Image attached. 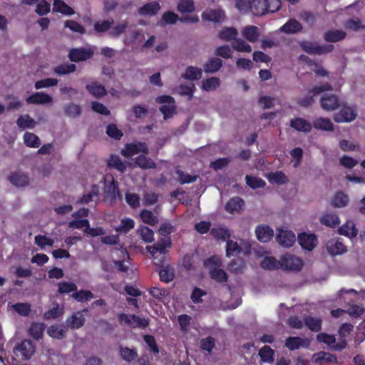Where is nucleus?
<instances>
[{
  "mask_svg": "<svg viewBox=\"0 0 365 365\" xmlns=\"http://www.w3.org/2000/svg\"><path fill=\"white\" fill-rule=\"evenodd\" d=\"M242 249L238 245L237 242H235L231 240H227L226 245V256L230 257L231 256H236L240 253H242Z\"/></svg>",
  "mask_w": 365,
  "mask_h": 365,
  "instance_id": "obj_47",
  "label": "nucleus"
},
{
  "mask_svg": "<svg viewBox=\"0 0 365 365\" xmlns=\"http://www.w3.org/2000/svg\"><path fill=\"white\" fill-rule=\"evenodd\" d=\"M160 6L157 1L148 3L138 9V14L142 16H154L160 10Z\"/></svg>",
  "mask_w": 365,
  "mask_h": 365,
  "instance_id": "obj_29",
  "label": "nucleus"
},
{
  "mask_svg": "<svg viewBox=\"0 0 365 365\" xmlns=\"http://www.w3.org/2000/svg\"><path fill=\"white\" fill-rule=\"evenodd\" d=\"M53 5V10L55 12L66 16H71L75 14L74 10L62 0H54Z\"/></svg>",
  "mask_w": 365,
  "mask_h": 365,
  "instance_id": "obj_35",
  "label": "nucleus"
},
{
  "mask_svg": "<svg viewBox=\"0 0 365 365\" xmlns=\"http://www.w3.org/2000/svg\"><path fill=\"white\" fill-rule=\"evenodd\" d=\"M137 233L145 242H152L154 240V232L147 226H140L137 230Z\"/></svg>",
  "mask_w": 365,
  "mask_h": 365,
  "instance_id": "obj_50",
  "label": "nucleus"
},
{
  "mask_svg": "<svg viewBox=\"0 0 365 365\" xmlns=\"http://www.w3.org/2000/svg\"><path fill=\"white\" fill-rule=\"evenodd\" d=\"M304 341L299 336H289L285 340V346L290 351H294L303 346Z\"/></svg>",
  "mask_w": 365,
  "mask_h": 365,
  "instance_id": "obj_48",
  "label": "nucleus"
},
{
  "mask_svg": "<svg viewBox=\"0 0 365 365\" xmlns=\"http://www.w3.org/2000/svg\"><path fill=\"white\" fill-rule=\"evenodd\" d=\"M140 152L143 154H148L149 150L145 143H126L124 148L121 150L120 153L125 158H130Z\"/></svg>",
  "mask_w": 365,
  "mask_h": 365,
  "instance_id": "obj_9",
  "label": "nucleus"
},
{
  "mask_svg": "<svg viewBox=\"0 0 365 365\" xmlns=\"http://www.w3.org/2000/svg\"><path fill=\"white\" fill-rule=\"evenodd\" d=\"M107 166L110 168H115L122 173L126 170V166L118 155L112 154L107 160Z\"/></svg>",
  "mask_w": 365,
  "mask_h": 365,
  "instance_id": "obj_32",
  "label": "nucleus"
},
{
  "mask_svg": "<svg viewBox=\"0 0 365 365\" xmlns=\"http://www.w3.org/2000/svg\"><path fill=\"white\" fill-rule=\"evenodd\" d=\"M86 88L96 98H101L107 94L105 86L96 81L86 85Z\"/></svg>",
  "mask_w": 365,
  "mask_h": 365,
  "instance_id": "obj_23",
  "label": "nucleus"
},
{
  "mask_svg": "<svg viewBox=\"0 0 365 365\" xmlns=\"http://www.w3.org/2000/svg\"><path fill=\"white\" fill-rule=\"evenodd\" d=\"M298 242L303 249L312 251L317 246L318 241L314 234L302 232L298 235Z\"/></svg>",
  "mask_w": 365,
  "mask_h": 365,
  "instance_id": "obj_13",
  "label": "nucleus"
},
{
  "mask_svg": "<svg viewBox=\"0 0 365 365\" xmlns=\"http://www.w3.org/2000/svg\"><path fill=\"white\" fill-rule=\"evenodd\" d=\"M106 134L111 138L115 140H120L123 135V132L118 128L117 125L114 123L108 125L106 128Z\"/></svg>",
  "mask_w": 365,
  "mask_h": 365,
  "instance_id": "obj_64",
  "label": "nucleus"
},
{
  "mask_svg": "<svg viewBox=\"0 0 365 365\" xmlns=\"http://www.w3.org/2000/svg\"><path fill=\"white\" fill-rule=\"evenodd\" d=\"M257 238L262 242H269L274 236V230L269 225H258L255 229Z\"/></svg>",
  "mask_w": 365,
  "mask_h": 365,
  "instance_id": "obj_16",
  "label": "nucleus"
},
{
  "mask_svg": "<svg viewBox=\"0 0 365 365\" xmlns=\"http://www.w3.org/2000/svg\"><path fill=\"white\" fill-rule=\"evenodd\" d=\"M202 18L208 21L222 23L225 18V14L222 9H209L203 11Z\"/></svg>",
  "mask_w": 365,
  "mask_h": 365,
  "instance_id": "obj_15",
  "label": "nucleus"
},
{
  "mask_svg": "<svg viewBox=\"0 0 365 365\" xmlns=\"http://www.w3.org/2000/svg\"><path fill=\"white\" fill-rule=\"evenodd\" d=\"M34 242L38 247L43 249L46 246L52 247L53 245L54 240L46 235H38L34 238Z\"/></svg>",
  "mask_w": 365,
  "mask_h": 365,
  "instance_id": "obj_63",
  "label": "nucleus"
},
{
  "mask_svg": "<svg viewBox=\"0 0 365 365\" xmlns=\"http://www.w3.org/2000/svg\"><path fill=\"white\" fill-rule=\"evenodd\" d=\"M304 323L312 331H319L322 329V320L319 318L307 317L304 319Z\"/></svg>",
  "mask_w": 365,
  "mask_h": 365,
  "instance_id": "obj_52",
  "label": "nucleus"
},
{
  "mask_svg": "<svg viewBox=\"0 0 365 365\" xmlns=\"http://www.w3.org/2000/svg\"><path fill=\"white\" fill-rule=\"evenodd\" d=\"M327 250L331 255H341L347 251L346 247L340 240L329 242Z\"/></svg>",
  "mask_w": 365,
  "mask_h": 365,
  "instance_id": "obj_38",
  "label": "nucleus"
},
{
  "mask_svg": "<svg viewBox=\"0 0 365 365\" xmlns=\"http://www.w3.org/2000/svg\"><path fill=\"white\" fill-rule=\"evenodd\" d=\"M94 51L92 48H73L69 50L68 57L72 62L85 61L93 57Z\"/></svg>",
  "mask_w": 365,
  "mask_h": 365,
  "instance_id": "obj_8",
  "label": "nucleus"
},
{
  "mask_svg": "<svg viewBox=\"0 0 365 365\" xmlns=\"http://www.w3.org/2000/svg\"><path fill=\"white\" fill-rule=\"evenodd\" d=\"M140 216L143 222L152 226H154L158 222V217L150 210L146 209L141 210Z\"/></svg>",
  "mask_w": 365,
  "mask_h": 365,
  "instance_id": "obj_53",
  "label": "nucleus"
},
{
  "mask_svg": "<svg viewBox=\"0 0 365 365\" xmlns=\"http://www.w3.org/2000/svg\"><path fill=\"white\" fill-rule=\"evenodd\" d=\"M276 240L281 246L290 247L294 244L296 237L294 233L291 230H279L277 235Z\"/></svg>",
  "mask_w": 365,
  "mask_h": 365,
  "instance_id": "obj_12",
  "label": "nucleus"
},
{
  "mask_svg": "<svg viewBox=\"0 0 365 365\" xmlns=\"http://www.w3.org/2000/svg\"><path fill=\"white\" fill-rule=\"evenodd\" d=\"M210 235L216 240H226L230 237V231L224 227H213L210 230Z\"/></svg>",
  "mask_w": 365,
  "mask_h": 365,
  "instance_id": "obj_51",
  "label": "nucleus"
},
{
  "mask_svg": "<svg viewBox=\"0 0 365 365\" xmlns=\"http://www.w3.org/2000/svg\"><path fill=\"white\" fill-rule=\"evenodd\" d=\"M333 88L329 83H325L321 86H315L309 90L308 95L299 98L297 101V104L302 108L310 106L314 102V97L324 91H331Z\"/></svg>",
  "mask_w": 365,
  "mask_h": 365,
  "instance_id": "obj_3",
  "label": "nucleus"
},
{
  "mask_svg": "<svg viewBox=\"0 0 365 365\" xmlns=\"http://www.w3.org/2000/svg\"><path fill=\"white\" fill-rule=\"evenodd\" d=\"M220 85V78L210 77L202 80L201 87L205 91H211L217 89Z\"/></svg>",
  "mask_w": 365,
  "mask_h": 365,
  "instance_id": "obj_45",
  "label": "nucleus"
},
{
  "mask_svg": "<svg viewBox=\"0 0 365 365\" xmlns=\"http://www.w3.org/2000/svg\"><path fill=\"white\" fill-rule=\"evenodd\" d=\"M267 178L269 182L277 183L278 185L284 184L288 181L287 176L282 171L270 173L268 175Z\"/></svg>",
  "mask_w": 365,
  "mask_h": 365,
  "instance_id": "obj_55",
  "label": "nucleus"
},
{
  "mask_svg": "<svg viewBox=\"0 0 365 365\" xmlns=\"http://www.w3.org/2000/svg\"><path fill=\"white\" fill-rule=\"evenodd\" d=\"M312 361L314 363L322 364V362L337 363L336 356L329 352L319 351L313 354Z\"/></svg>",
  "mask_w": 365,
  "mask_h": 365,
  "instance_id": "obj_25",
  "label": "nucleus"
},
{
  "mask_svg": "<svg viewBox=\"0 0 365 365\" xmlns=\"http://www.w3.org/2000/svg\"><path fill=\"white\" fill-rule=\"evenodd\" d=\"M245 180L247 185L252 189L263 188L266 185L264 180L256 176L246 175Z\"/></svg>",
  "mask_w": 365,
  "mask_h": 365,
  "instance_id": "obj_54",
  "label": "nucleus"
},
{
  "mask_svg": "<svg viewBox=\"0 0 365 365\" xmlns=\"http://www.w3.org/2000/svg\"><path fill=\"white\" fill-rule=\"evenodd\" d=\"M245 205L244 200L238 196L230 198L225 204V210L230 213H239Z\"/></svg>",
  "mask_w": 365,
  "mask_h": 365,
  "instance_id": "obj_17",
  "label": "nucleus"
},
{
  "mask_svg": "<svg viewBox=\"0 0 365 365\" xmlns=\"http://www.w3.org/2000/svg\"><path fill=\"white\" fill-rule=\"evenodd\" d=\"M45 324L41 322L31 323L29 329V335L35 340H39L43 337Z\"/></svg>",
  "mask_w": 365,
  "mask_h": 365,
  "instance_id": "obj_39",
  "label": "nucleus"
},
{
  "mask_svg": "<svg viewBox=\"0 0 365 365\" xmlns=\"http://www.w3.org/2000/svg\"><path fill=\"white\" fill-rule=\"evenodd\" d=\"M195 9L192 0H180L178 4V11L181 13H192Z\"/></svg>",
  "mask_w": 365,
  "mask_h": 365,
  "instance_id": "obj_61",
  "label": "nucleus"
},
{
  "mask_svg": "<svg viewBox=\"0 0 365 365\" xmlns=\"http://www.w3.org/2000/svg\"><path fill=\"white\" fill-rule=\"evenodd\" d=\"M76 291H77V286L75 283L61 282L58 284V292L60 294H68Z\"/></svg>",
  "mask_w": 365,
  "mask_h": 365,
  "instance_id": "obj_62",
  "label": "nucleus"
},
{
  "mask_svg": "<svg viewBox=\"0 0 365 365\" xmlns=\"http://www.w3.org/2000/svg\"><path fill=\"white\" fill-rule=\"evenodd\" d=\"M16 124L21 130L32 129L35 128L36 122L29 115L25 114L19 115Z\"/></svg>",
  "mask_w": 365,
  "mask_h": 365,
  "instance_id": "obj_37",
  "label": "nucleus"
},
{
  "mask_svg": "<svg viewBox=\"0 0 365 365\" xmlns=\"http://www.w3.org/2000/svg\"><path fill=\"white\" fill-rule=\"evenodd\" d=\"M159 276L161 282L169 283L175 278V269L169 264L162 266L159 270Z\"/></svg>",
  "mask_w": 365,
  "mask_h": 365,
  "instance_id": "obj_34",
  "label": "nucleus"
},
{
  "mask_svg": "<svg viewBox=\"0 0 365 365\" xmlns=\"http://www.w3.org/2000/svg\"><path fill=\"white\" fill-rule=\"evenodd\" d=\"M135 226V222L131 218H124L120 221V224L115 227L117 232L127 233Z\"/></svg>",
  "mask_w": 365,
  "mask_h": 365,
  "instance_id": "obj_60",
  "label": "nucleus"
},
{
  "mask_svg": "<svg viewBox=\"0 0 365 365\" xmlns=\"http://www.w3.org/2000/svg\"><path fill=\"white\" fill-rule=\"evenodd\" d=\"M202 70L195 66H190L185 69V72L182 75V78L190 81H197L202 78Z\"/></svg>",
  "mask_w": 365,
  "mask_h": 365,
  "instance_id": "obj_36",
  "label": "nucleus"
},
{
  "mask_svg": "<svg viewBox=\"0 0 365 365\" xmlns=\"http://www.w3.org/2000/svg\"><path fill=\"white\" fill-rule=\"evenodd\" d=\"M83 312H74L71 317L66 319V324L72 329H78L82 327L85 324V317Z\"/></svg>",
  "mask_w": 365,
  "mask_h": 365,
  "instance_id": "obj_20",
  "label": "nucleus"
},
{
  "mask_svg": "<svg viewBox=\"0 0 365 365\" xmlns=\"http://www.w3.org/2000/svg\"><path fill=\"white\" fill-rule=\"evenodd\" d=\"M319 220L322 225L332 228L338 227L340 224V220L335 213H325Z\"/></svg>",
  "mask_w": 365,
  "mask_h": 365,
  "instance_id": "obj_31",
  "label": "nucleus"
},
{
  "mask_svg": "<svg viewBox=\"0 0 365 365\" xmlns=\"http://www.w3.org/2000/svg\"><path fill=\"white\" fill-rule=\"evenodd\" d=\"M338 232L341 235L351 238L355 237L358 235V230L356 228L353 221H347L339 228Z\"/></svg>",
  "mask_w": 365,
  "mask_h": 365,
  "instance_id": "obj_28",
  "label": "nucleus"
},
{
  "mask_svg": "<svg viewBox=\"0 0 365 365\" xmlns=\"http://www.w3.org/2000/svg\"><path fill=\"white\" fill-rule=\"evenodd\" d=\"M64 112L68 117L75 118L81 115V108L79 105L71 103L65 105Z\"/></svg>",
  "mask_w": 365,
  "mask_h": 365,
  "instance_id": "obj_58",
  "label": "nucleus"
},
{
  "mask_svg": "<svg viewBox=\"0 0 365 365\" xmlns=\"http://www.w3.org/2000/svg\"><path fill=\"white\" fill-rule=\"evenodd\" d=\"M24 143L29 148H38L41 145V140L38 135L33 133L26 132L24 134Z\"/></svg>",
  "mask_w": 365,
  "mask_h": 365,
  "instance_id": "obj_42",
  "label": "nucleus"
},
{
  "mask_svg": "<svg viewBox=\"0 0 365 365\" xmlns=\"http://www.w3.org/2000/svg\"><path fill=\"white\" fill-rule=\"evenodd\" d=\"M105 197L111 202H115L118 197H120L118 183L112 175L105 178Z\"/></svg>",
  "mask_w": 365,
  "mask_h": 365,
  "instance_id": "obj_6",
  "label": "nucleus"
},
{
  "mask_svg": "<svg viewBox=\"0 0 365 365\" xmlns=\"http://www.w3.org/2000/svg\"><path fill=\"white\" fill-rule=\"evenodd\" d=\"M281 6L280 0H251L250 10L255 16H262L279 11Z\"/></svg>",
  "mask_w": 365,
  "mask_h": 365,
  "instance_id": "obj_2",
  "label": "nucleus"
},
{
  "mask_svg": "<svg viewBox=\"0 0 365 365\" xmlns=\"http://www.w3.org/2000/svg\"><path fill=\"white\" fill-rule=\"evenodd\" d=\"M119 356L123 361L128 363H130L138 358V350L135 347L130 349L127 346H123L122 345H120Z\"/></svg>",
  "mask_w": 365,
  "mask_h": 365,
  "instance_id": "obj_22",
  "label": "nucleus"
},
{
  "mask_svg": "<svg viewBox=\"0 0 365 365\" xmlns=\"http://www.w3.org/2000/svg\"><path fill=\"white\" fill-rule=\"evenodd\" d=\"M259 356L262 362L272 363L274 359V351L269 346L264 345L259 349Z\"/></svg>",
  "mask_w": 365,
  "mask_h": 365,
  "instance_id": "obj_43",
  "label": "nucleus"
},
{
  "mask_svg": "<svg viewBox=\"0 0 365 365\" xmlns=\"http://www.w3.org/2000/svg\"><path fill=\"white\" fill-rule=\"evenodd\" d=\"M47 332L51 337L57 339H63L66 336V329L60 328L58 325L51 326Z\"/></svg>",
  "mask_w": 365,
  "mask_h": 365,
  "instance_id": "obj_59",
  "label": "nucleus"
},
{
  "mask_svg": "<svg viewBox=\"0 0 365 365\" xmlns=\"http://www.w3.org/2000/svg\"><path fill=\"white\" fill-rule=\"evenodd\" d=\"M242 35L248 41L255 43L258 40L259 33L257 26H247L242 29Z\"/></svg>",
  "mask_w": 365,
  "mask_h": 365,
  "instance_id": "obj_33",
  "label": "nucleus"
},
{
  "mask_svg": "<svg viewBox=\"0 0 365 365\" xmlns=\"http://www.w3.org/2000/svg\"><path fill=\"white\" fill-rule=\"evenodd\" d=\"M205 267L208 269L210 277L218 283H226L228 281V275L225 271L221 269V259L213 255L205 259L203 262Z\"/></svg>",
  "mask_w": 365,
  "mask_h": 365,
  "instance_id": "obj_1",
  "label": "nucleus"
},
{
  "mask_svg": "<svg viewBox=\"0 0 365 365\" xmlns=\"http://www.w3.org/2000/svg\"><path fill=\"white\" fill-rule=\"evenodd\" d=\"M346 36V33L341 30H329L325 32L324 38L329 43H336L344 40Z\"/></svg>",
  "mask_w": 365,
  "mask_h": 365,
  "instance_id": "obj_26",
  "label": "nucleus"
},
{
  "mask_svg": "<svg viewBox=\"0 0 365 365\" xmlns=\"http://www.w3.org/2000/svg\"><path fill=\"white\" fill-rule=\"evenodd\" d=\"M232 47L237 51L250 53L252 47L245 40L236 38L232 42Z\"/></svg>",
  "mask_w": 365,
  "mask_h": 365,
  "instance_id": "obj_49",
  "label": "nucleus"
},
{
  "mask_svg": "<svg viewBox=\"0 0 365 365\" xmlns=\"http://www.w3.org/2000/svg\"><path fill=\"white\" fill-rule=\"evenodd\" d=\"M260 266L264 269L272 270L280 268V263L273 257H266L261 262Z\"/></svg>",
  "mask_w": 365,
  "mask_h": 365,
  "instance_id": "obj_56",
  "label": "nucleus"
},
{
  "mask_svg": "<svg viewBox=\"0 0 365 365\" xmlns=\"http://www.w3.org/2000/svg\"><path fill=\"white\" fill-rule=\"evenodd\" d=\"M238 34L237 30L233 27H225L218 34V37L225 41H235Z\"/></svg>",
  "mask_w": 365,
  "mask_h": 365,
  "instance_id": "obj_41",
  "label": "nucleus"
},
{
  "mask_svg": "<svg viewBox=\"0 0 365 365\" xmlns=\"http://www.w3.org/2000/svg\"><path fill=\"white\" fill-rule=\"evenodd\" d=\"M320 106L326 111H332L340 106L339 98L333 93L324 94L320 99Z\"/></svg>",
  "mask_w": 365,
  "mask_h": 365,
  "instance_id": "obj_10",
  "label": "nucleus"
},
{
  "mask_svg": "<svg viewBox=\"0 0 365 365\" xmlns=\"http://www.w3.org/2000/svg\"><path fill=\"white\" fill-rule=\"evenodd\" d=\"M9 180L16 187H24L29 182V177L21 172H14L8 177Z\"/></svg>",
  "mask_w": 365,
  "mask_h": 365,
  "instance_id": "obj_24",
  "label": "nucleus"
},
{
  "mask_svg": "<svg viewBox=\"0 0 365 365\" xmlns=\"http://www.w3.org/2000/svg\"><path fill=\"white\" fill-rule=\"evenodd\" d=\"M26 101L28 104H46L52 102V97L43 92H36L28 96Z\"/></svg>",
  "mask_w": 365,
  "mask_h": 365,
  "instance_id": "obj_18",
  "label": "nucleus"
},
{
  "mask_svg": "<svg viewBox=\"0 0 365 365\" xmlns=\"http://www.w3.org/2000/svg\"><path fill=\"white\" fill-rule=\"evenodd\" d=\"M280 30L288 34H296L302 30V26L295 19H291L281 27Z\"/></svg>",
  "mask_w": 365,
  "mask_h": 365,
  "instance_id": "obj_27",
  "label": "nucleus"
},
{
  "mask_svg": "<svg viewBox=\"0 0 365 365\" xmlns=\"http://www.w3.org/2000/svg\"><path fill=\"white\" fill-rule=\"evenodd\" d=\"M313 127L317 130L333 131L334 125L328 118H318L313 121Z\"/></svg>",
  "mask_w": 365,
  "mask_h": 365,
  "instance_id": "obj_30",
  "label": "nucleus"
},
{
  "mask_svg": "<svg viewBox=\"0 0 365 365\" xmlns=\"http://www.w3.org/2000/svg\"><path fill=\"white\" fill-rule=\"evenodd\" d=\"M290 126L294 130L303 133H309L312 129L311 123L299 117L291 119Z\"/></svg>",
  "mask_w": 365,
  "mask_h": 365,
  "instance_id": "obj_19",
  "label": "nucleus"
},
{
  "mask_svg": "<svg viewBox=\"0 0 365 365\" xmlns=\"http://www.w3.org/2000/svg\"><path fill=\"white\" fill-rule=\"evenodd\" d=\"M171 247V239L162 238L157 243L154 244L153 246H147L146 249L148 251L154 256L155 254L159 252L160 254H165L168 252V250Z\"/></svg>",
  "mask_w": 365,
  "mask_h": 365,
  "instance_id": "obj_14",
  "label": "nucleus"
},
{
  "mask_svg": "<svg viewBox=\"0 0 365 365\" xmlns=\"http://www.w3.org/2000/svg\"><path fill=\"white\" fill-rule=\"evenodd\" d=\"M76 66L73 63H61L53 68V72L59 76L67 75L76 71Z\"/></svg>",
  "mask_w": 365,
  "mask_h": 365,
  "instance_id": "obj_44",
  "label": "nucleus"
},
{
  "mask_svg": "<svg viewBox=\"0 0 365 365\" xmlns=\"http://www.w3.org/2000/svg\"><path fill=\"white\" fill-rule=\"evenodd\" d=\"M280 268L286 271H299L302 268L304 263L302 259L294 255L286 254L283 255L280 260Z\"/></svg>",
  "mask_w": 365,
  "mask_h": 365,
  "instance_id": "obj_5",
  "label": "nucleus"
},
{
  "mask_svg": "<svg viewBox=\"0 0 365 365\" xmlns=\"http://www.w3.org/2000/svg\"><path fill=\"white\" fill-rule=\"evenodd\" d=\"M118 321L120 324H125L133 329H145L150 324L148 319L142 318L133 314H127L125 313H120L118 314Z\"/></svg>",
  "mask_w": 365,
  "mask_h": 365,
  "instance_id": "obj_4",
  "label": "nucleus"
},
{
  "mask_svg": "<svg viewBox=\"0 0 365 365\" xmlns=\"http://www.w3.org/2000/svg\"><path fill=\"white\" fill-rule=\"evenodd\" d=\"M71 297L79 302H83L93 299L94 294L89 290L81 289L73 293Z\"/></svg>",
  "mask_w": 365,
  "mask_h": 365,
  "instance_id": "obj_57",
  "label": "nucleus"
},
{
  "mask_svg": "<svg viewBox=\"0 0 365 365\" xmlns=\"http://www.w3.org/2000/svg\"><path fill=\"white\" fill-rule=\"evenodd\" d=\"M349 202V197L343 192H336L332 198L331 204L334 207H344Z\"/></svg>",
  "mask_w": 365,
  "mask_h": 365,
  "instance_id": "obj_46",
  "label": "nucleus"
},
{
  "mask_svg": "<svg viewBox=\"0 0 365 365\" xmlns=\"http://www.w3.org/2000/svg\"><path fill=\"white\" fill-rule=\"evenodd\" d=\"M223 65L222 59L217 57L210 58L203 65V71L206 73H214L217 72Z\"/></svg>",
  "mask_w": 365,
  "mask_h": 365,
  "instance_id": "obj_21",
  "label": "nucleus"
},
{
  "mask_svg": "<svg viewBox=\"0 0 365 365\" xmlns=\"http://www.w3.org/2000/svg\"><path fill=\"white\" fill-rule=\"evenodd\" d=\"M36 351V346L30 339L23 340L14 349V353L16 356H21L24 360L31 358Z\"/></svg>",
  "mask_w": 365,
  "mask_h": 365,
  "instance_id": "obj_7",
  "label": "nucleus"
},
{
  "mask_svg": "<svg viewBox=\"0 0 365 365\" xmlns=\"http://www.w3.org/2000/svg\"><path fill=\"white\" fill-rule=\"evenodd\" d=\"M357 113L350 106H344L334 115V120L336 123L351 122L356 119Z\"/></svg>",
  "mask_w": 365,
  "mask_h": 365,
  "instance_id": "obj_11",
  "label": "nucleus"
},
{
  "mask_svg": "<svg viewBox=\"0 0 365 365\" xmlns=\"http://www.w3.org/2000/svg\"><path fill=\"white\" fill-rule=\"evenodd\" d=\"M147 154L140 155L135 158V164L139 168L147 170L155 168V163L150 158L146 156Z\"/></svg>",
  "mask_w": 365,
  "mask_h": 365,
  "instance_id": "obj_40",
  "label": "nucleus"
}]
</instances>
